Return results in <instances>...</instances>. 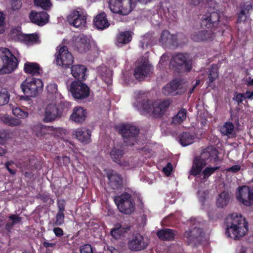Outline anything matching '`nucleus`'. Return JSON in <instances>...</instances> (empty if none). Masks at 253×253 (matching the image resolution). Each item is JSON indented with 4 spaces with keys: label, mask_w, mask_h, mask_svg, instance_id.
Masks as SVG:
<instances>
[{
    "label": "nucleus",
    "mask_w": 253,
    "mask_h": 253,
    "mask_svg": "<svg viewBox=\"0 0 253 253\" xmlns=\"http://www.w3.org/2000/svg\"><path fill=\"white\" fill-rule=\"evenodd\" d=\"M39 197L44 203H50L51 202H53L52 199L49 197V196L45 193L40 194Z\"/></svg>",
    "instance_id": "54"
},
{
    "label": "nucleus",
    "mask_w": 253,
    "mask_h": 253,
    "mask_svg": "<svg viewBox=\"0 0 253 253\" xmlns=\"http://www.w3.org/2000/svg\"><path fill=\"white\" fill-rule=\"evenodd\" d=\"M218 155V151L213 147H208L203 149L200 156L194 157L189 174L194 176L199 175L208 163L219 161Z\"/></svg>",
    "instance_id": "1"
},
{
    "label": "nucleus",
    "mask_w": 253,
    "mask_h": 253,
    "mask_svg": "<svg viewBox=\"0 0 253 253\" xmlns=\"http://www.w3.org/2000/svg\"><path fill=\"white\" fill-rule=\"evenodd\" d=\"M42 81L38 78H27L21 84V88L27 97H35L43 90Z\"/></svg>",
    "instance_id": "6"
},
{
    "label": "nucleus",
    "mask_w": 253,
    "mask_h": 253,
    "mask_svg": "<svg viewBox=\"0 0 253 253\" xmlns=\"http://www.w3.org/2000/svg\"><path fill=\"white\" fill-rule=\"evenodd\" d=\"M234 125L229 122H227L221 127L220 131L225 136H230L234 133Z\"/></svg>",
    "instance_id": "38"
},
{
    "label": "nucleus",
    "mask_w": 253,
    "mask_h": 253,
    "mask_svg": "<svg viewBox=\"0 0 253 253\" xmlns=\"http://www.w3.org/2000/svg\"><path fill=\"white\" fill-rule=\"evenodd\" d=\"M8 135V134L5 130H0V143L1 144L5 143L7 139Z\"/></svg>",
    "instance_id": "53"
},
{
    "label": "nucleus",
    "mask_w": 253,
    "mask_h": 253,
    "mask_svg": "<svg viewBox=\"0 0 253 253\" xmlns=\"http://www.w3.org/2000/svg\"><path fill=\"white\" fill-rule=\"evenodd\" d=\"M109 186L113 190L121 189L123 186V180L122 175L113 170L107 172Z\"/></svg>",
    "instance_id": "21"
},
{
    "label": "nucleus",
    "mask_w": 253,
    "mask_h": 253,
    "mask_svg": "<svg viewBox=\"0 0 253 253\" xmlns=\"http://www.w3.org/2000/svg\"><path fill=\"white\" fill-rule=\"evenodd\" d=\"M117 45L122 46L123 44H127L132 40V37L129 32L125 31L120 33L117 37Z\"/></svg>",
    "instance_id": "34"
},
{
    "label": "nucleus",
    "mask_w": 253,
    "mask_h": 253,
    "mask_svg": "<svg viewBox=\"0 0 253 253\" xmlns=\"http://www.w3.org/2000/svg\"><path fill=\"white\" fill-rule=\"evenodd\" d=\"M219 10H214L211 8H209L207 13L204 14L201 19V24L207 29L212 30L216 34H223L226 29L229 28L227 22L220 20Z\"/></svg>",
    "instance_id": "2"
},
{
    "label": "nucleus",
    "mask_w": 253,
    "mask_h": 253,
    "mask_svg": "<svg viewBox=\"0 0 253 253\" xmlns=\"http://www.w3.org/2000/svg\"><path fill=\"white\" fill-rule=\"evenodd\" d=\"M20 124L21 121L19 120L11 117L8 126H16Z\"/></svg>",
    "instance_id": "59"
},
{
    "label": "nucleus",
    "mask_w": 253,
    "mask_h": 253,
    "mask_svg": "<svg viewBox=\"0 0 253 253\" xmlns=\"http://www.w3.org/2000/svg\"><path fill=\"white\" fill-rule=\"evenodd\" d=\"M244 99H246L245 94L241 93H238L234 98V99L238 102V104L242 103Z\"/></svg>",
    "instance_id": "60"
},
{
    "label": "nucleus",
    "mask_w": 253,
    "mask_h": 253,
    "mask_svg": "<svg viewBox=\"0 0 253 253\" xmlns=\"http://www.w3.org/2000/svg\"><path fill=\"white\" fill-rule=\"evenodd\" d=\"M86 68L82 65H72L71 67V72L72 76L78 81L85 80Z\"/></svg>",
    "instance_id": "31"
},
{
    "label": "nucleus",
    "mask_w": 253,
    "mask_h": 253,
    "mask_svg": "<svg viewBox=\"0 0 253 253\" xmlns=\"http://www.w3.org/2000/svg\"><path fill=\"white\" fill-rule=\"evenodd\" d=\"M17 65V59L8 49H0V75L10 73Z\"/></svg>",
    "instance_id": "4"
},
{
    "label": "nucleus",
    "mask_w": 253,
    "mask_h": 253,
    "mask_svg": "<svg viewBox=\"0 0 253 253\" xmlns=\"http://www.w3.org/2000/svg\"><path fill=\"white\" fill-rule=\"evenodd\" d=\"M174 92L171 86L169 84H167L162 89V92L166 96L172 95Z\"/></svg>",
    "instance_id": "50"
},
{
    "label": "nucleus",
    "mask_w": 253,
    "mask_h": 253,
    "mask_svg": "<svg viewBox=\"0 0 253 253\" xmlns=\"http://www.w3.org/2000/svg\"><path fill=\"white\" fill-rule=\"evenodd\" d=\"M230 200V196L229 193L224 191L217 198L216 201V206L219 208H223L228 205Z\"/></svg>",
    "instance_id": "33"
},
{
    "label": "nucleus",
    "mask_w": 253,
    "mask_h": 253,
    "mask_svg": "<svg viewBox=\"0 0 253 253\" xmlns=\"http://www.w3.org/2000/svg\"><path fill=\"white\" fill-rule=\"evenodd\" d=\"M62 114V109L59 105L55 104H48L45 109L44 118V122H50L60 117Z\"/></svg>",
    "instance_id": "17"
},
{
    "label": "nucleus",
    "mask_w": 253,
    "mask_h": 253,
    "mask_svg": "<svg viewBox=\"0 0 253 253\" xmlns=\"http://www.w3.org/2000/svg\"><path fill=\"white\" fill-rule=\"evenodd\" d=\"M5 16L4 15L0 12V33L1 34L5 31Z\"/></svg>",
    "instance_id": "52"
},
{
    "label": "nucleus",
    "mask_w": 253,
    "mask_h": 253,
    "mask_svg": "<svg viewBox=\"0 0 253 253\" xmlns=\"http://www.w3.org/2000/svg\"><path fill=\"white\" fill-rule=\"evenodd\" d=\"M90 46L89 39L86 35H80L73 40V47L79 53H85Z\"/></svg>",
    "instance_id": "18"
},
{
    "label": "nucleus",
    "mask_w": 253,
    "mask_h": 253,
    "mask_svg": "<svg viewBox=\"0 0 253 253\" xmlns=\"http://www.w3.org/2000/svg\"><path fill=\"white\" fill-rule=\"evenodd\" d=\"M153 103L149 100H143L142 102L137 101L136 106L141 114L151 116Z\"/></svg>",
    "instance_id": "32"
},
{
    "label": "nucleus",
    "mask_w": 253,
    "mask_h": 253,
    "mask_svg": "<svg viewBox=\"0 0 253 253\" xmlns=\"http://www.w3.org/2000/svg\"><path fill=\"white\" fill-rule=\"evenodd\" d=\"M10 4L12 10H17L22 6V0H10Z\"/></svg>",
    "instance_id": "49"
},
{
    "label": "nucleus",
    "mask_w": 253,
    "mask_h": 253,
    "mask_svg": "<svg viewBox=\"0 0 253 253\" xmlns=\"http://www.w3.org/2000/svg\"><path fill=\"white\" fill-rule=\"evenodd\" d=\"M172 170V166L170 163H168L167 167L163 168V171L168 174H169Z\"/></svg>",
    "instance_id": "62"
},
{
    "label": "nucleus",
    "mask_w": 253,
    "mask_h": 253,
    "mask_svg": "<svg viewBox=\"0 0 253 253\" xmlns=\"http://www.w3.org/2000/svg\"><path fill=\"white\" fill-rule=\"evenodd\" d=\"M159 42L164 48L173 49L178 46L177 35L171 34L168 30L162 31Z\"/></svg>",
    "instance_id": "16"
},
{
    "label": "nucleus",
    "mask_w": 253,
    "mask_h": 253,
    "mask_svg": "<svg viewBox=\"0 0 253 253\" xmlns=\"http://www.w3.org/2000/svg\"><path fill=\"white\" fill-rule=\"evenodd\" d=\"M231 223L227 225L226 235L235 240L244 236L248 231V222L242 215L233 213L231 216Z\"/></svg>",
    "instance_id": "3"
},
{
    "label": "nucleus",
    "mask_w": 253,
    "mask_h": 253,
    "mask_svg": "<svg viewBox=\"0 0 253 253\" xmlns=\"http://www.w3.org/2000/svg\"><path fill=\"white\" fill-rule=\"evenodd\" d=\"M10 118H11V116H9L7 115H4L2 117H1V120L3 122L4 124L8 126Z\"/></svg>",
    "instance_id": "63"
},
{
    "label": "nucleus",
    "mask_w": 253,
    "mask_h": 253,
    "mask_svg": "<svg viewBox=\"0 0 253 253\" xmlns=\"http://www.w3.org/2000/svg\"><path fill=\"white\" fill-rule=\"evenodd\" d=\"M244 94L246 99H248L250 100L253 99V91H250L249 90H247Z\"/></svg>",
    "instance_id": "64"
},
{
    "label": "nucleus",
    "mask_w": 253,
    "mask_h": 253,
    "mask_svg": "<svg viewBox=\"0 0 253 253\" xmlns=\"http://www.w3.org/2000/svg\"><path fill=\"white\" fill-rule=\"evenodd\" d=\"M125 154L123 147L120 145H115L110 152V155L112 160L120 166H123L121 159Z\"/></svg>",
    "instance_id": "27"
},
{
    "label": "nucleus",
    "mask_w": 253,
    "mask_h": 253,
    "mask_svg": "<svg viewBox=\"0 0 253 253\" xmlns=\"http://www.w3.org/2000/svg\"><path fill=\"white\" fill-rule=\"evenodd\" d=\"M210 0H187V4L190 5L202 7L206 5Z\"/></svg>",
    "instance_id": "46"
},
{
    "label": "nucleus",
    "mask_w": 253,
    "mask_h": 253,
    "mask_svg": "<svg viewBox=\"0 0 253 253\" xmlns=\"http://www.w3.org/2000/svg\"><path fill=\"white\" fill-rule=\"evenodd\" d=\"M187 111L185 109H180L172 119V124L174 125H180L186 119Z\"/></svg>",
    "instance_id": "36"
},
{
    "label": "nucleus",
    "mask_w": 253,
    "mask_h": 253,
    "mask_svg": "<svg viewBox=\"0 0 253 253\" xmlns=\"http://www.w3.org/2000/svg\"><path fill=\"white\" fill-rule=\"evenodd\" d=\"M50 127H52V126L50 127L47 126H42L41 127H39L38 130H36V135L38 137L45 136L47 134L46 131L49 130Z\"/></svg>",
    "instance_id": "48"
},
{
    "label": "nucleus",
    "mask_w": 253,
    "mask_h": 253,
    "mask_svg": "<svg viewBox=\"0 0 253 253\" xmlns=\"http://www.w3.org/2000/svg\"><path fill=\"white\" fill-rule=\"evenodd\" d=\"M34 3L44 10H47L51 6L50 0H34Z\"/></svg>",
    "instance_id": "43"
},
{
    "label": "nucleus",
    "mask_w": 253,
    "mask_h": 253,
    "mask_svg": "<svg viewBox=\"0 0 253 253\" xmlns=\"http://www.w3.org/2000/svg\"><path fill=\"white\" fill-rule=\"evenodd\" d=\"M13 164L14 162L12 161H7L5 164L6 169H7L9 172L13 175L15 174L16 170L11 169L10 168L9 166L13 165Z\"/></svg>",
    "instance_id": "55"
},
{
    "label": "nucleus",
    "mask_w": 253,
    "mask_h": 253,
    "mask_svg": "<svg viewBox=\"0 0 253 253\" xmlns=\"http://www.w3.org/2000/svg\"><path fill=\"white\" fill-rule=\"evenodd\" d=\"M69 91L76 100H83L90 95L89 87L83 81H74L70 85Z\"/></svg>",
    "instance_id": "9"
},
{
    "label": "nucleus",
    "mask_w": 253,
    "mask_h": 253,
    "mask_svg": "<svg viewBox=\"0 0 253 253\" xmlns=\"http://www.w3.org/2000/svg\"><path fill=\"white\" fill-rule=\"evenodd\" d=\"M47 92L51 94L54 97H56L58 94L57 85L56 84H50L46 87Z\"/></svg>",
    "instance_id": "47"
},
{
    "label": "nucleus",
    "mask_w": 253,
    "mask_h": 253,
    "mask_svg": "<svg viewBox=\"0 0 253 253\" xmlns=\"http://www.w3.org/2000/svg\"><path fill=\"white\" fill-rule=\"evenodd\" d=\"M53 231L55 236L57 237H60L64 235L63 229L59 227L53 228Z\"/></svg>",
    "instance_id": "57"
},
{
    "label": "nucleus",
    "mask_w": 253,
    "mask_h": 253,
    "mask_svg": "<svg viewBox=\"0 0 253 253\" xmlns=\"http://www.w3.org/2000/svg\"><path fill=\"white\" fill-rule=\"evenodd\" d=\"M57 206L58 210L55 216V221L53 222V226H59L64 223L65 201L64 200H58Z\"/></svg>",
    "instance_id": "25"
},
{
    "label": "nucleus",
    "mask_w": 253,
    "mask_h": 253,
    "mask_svg": "<svg viewBox=\"0 0 253 253\" xmlns=\"http://www.w3.org/2000/svg\"><path fill=\"white\" fill-rule=\"evenodd\" d=\"M212 30H201L193 32L190 36L192 40L198 42H209L213 41L216 36Z\"/></svg>",
    "instance_id": "15"
},
{
    "label": "nucleus",
    "mask_w": 253,
    "mask_h": 253,
    "mask_svg": "<svg viewBox=\"0 0 253 253\" xmlns=\"http://www.w3.org/2000/svg\"><path fill=\"white\" fill-rule=\"evenodd\" d=\"M95 27L98 30H104L110 26L107 15L104 12L97 14L93 20Z\"/></svg>",
    "instance_id": "28"
},
{
    "label": "nucleus",
    "mask_w": 253,
    "mask_h": 253,
    "mask_svg": "<svg viewBox=\"0 0 253 253\" xmlns=\"http://www.w3.org/2000/svg\"><path fill=\"white\" fill-rule=\"evenodd\" d=\"M237 200L246 206L253 205V188L244 185L239 186L236 193Z\"/></svg>",
    "instance_id": "12"
},
{
    "label": "nucleus",
    "mask_w": 253,
    "mask_h": 253,
    "mask_svg": "<svg viewBox=\"0 0 253 253\" xmlns=\"http://www.w3.org/2000/svg\"><path fill=\"white\" fill-rule=\"evenodd\" d=\"M24 71L25 73L32 76L40 75L42 72V70L39 64L30 62H26L24 64Z\"/></svg>",
    "instance_id": "30"
},
{
    "label": "nucleus",
    "mask_w": 253,
    "mask_h": 253,
    "mask_svg": "<svg viewBox=\"0 0 253 253\" xmlns=\"http://www.w3.org/2000/svg\"><path fill=\"white\" fill-rule=\"evenodd\" d=\"M124 231H120V228H115L111 230V235L115 239H118L121 237Z\"/></svg>",
    "instance_id": "51"
},
{
    "label": "nucleus",
    "mask_w": 253,
    "mask_h": 253,
    "mask_svg": "<svg viewBox=\"0 0 253 253\" xmlns=\"http://www.w3.org/2000/svg\"><path fill=\"white\" fill-rule=\"evenodd\" d=\"M91 131L84 127L78 128L75 131L76 138L83 144H88L91 141Z\"/></svg>",
    "instance_id": "26"
},
{
    "label": "nucleus",
    "mask_w": 253,
    "mask_h": 253,
    "mask_svg": "<svg viewBox=\"0 0 253 253\" xmlns=\"http://www.w3.org/2000/svg\"><path fill=\"white\" fill-rule=\"evenodd\" d=\"M241 169V166L238 165H234L230 168L226 169L227 172H231L233 173H236Z\"/></svg>",
    "instance_id": "58"
},
{
    "label": "nucleus",
    "mask_w": 253,
    "mask_h": 253,
    "mask_svg": "<svg viewBox=\"0 0 253 253\" xmlns=\"http://www.w3.org/2000/svg\"><path fill=\"white\" fill-rule=\"evenodd\" d=\"M253 9V5L250 2L242 4L237 12L238 24L245 22L248 20L250 16V11Z\"/></svg>",
    "instance_id": "23"
},
{
    "label": "nucleus",
    "mask_w": 253,
    "mask_h": 253,
    "mask_svg": "<svg viewBox=\"0 0 253 253\" xmlns=\"http://www.w3.org/2000/svg\"><path fill=\"white\" fill-rule=\"evenodd\" d=\"M55 62L58 66L63 68H70L74 62L72 54L68 51L67 47L62 46L55 54Z\"/></svg>",
    "instance_id": "10"
},
{
    "label": "nucleus",
    "mask_w": 253,
    "mask_h": 253,
    "mask_svg": "<svg viewBox=\"0 0 253 253\" xmlns=\"http://www.w3.org/2000/svg\"><path fill=\"white\" fill-rule=\"evenodd\" d=\"M171 102L170 99H166L160 102L153 103L151 116L154 118L162 117L168 111Z\"/></svg>",
    "instance_id": "19"
},
{
    "label": "nucleus",
    "mask_w": 253,
    "mask_h": 253,
    "mask_svg": "<svg viewBox=\"0 0 253 253\" xmlns=\"http://www.w3.org/2000/svg\"><path fill=\"white\" fill-rule=\"evenodd\" d=\"M86 115V111L83 107L80 106L76 107L73 110V112L70 117V119L76 123L81 124L84 122Z\"/></svg>",
    "instance_id": "24"
},
{
    "label": "nucleus",
    "mask_w": 253,
    "mask_h": 253,
    "mask_svg": "<svg viewBox=\"0 0 253 253\" xmlns=\"http://www.w3.org/2000/svg\"><path fill=\"white\" fill-rule=\"evenodd\" d=\"M220 169L219 166L217 167H207L205 168V169L202 171V174L203 176V179L206 180L209 178V177L211 176L212 174H213L216 170H218Z\"/></svg>",
    "instance_id": "39"
},
{
    "label": "nucleus",
    "mask_w": 253,
    "mask_h": 253,
    "mask_svg": "<svg viewBox=\"0 0 253 253\" xmlns=\"http://www.w3.org/2000/svg\"><path fill=\"white\" fill-rule=\"evenodd\" d=\"M29 18L32 23L38 26H43L48 21L49 15L45 11L38 12L32 10L29 15Z\"/></svg>",
    "instance_id": "22"
},
{
    "label": "nucleus",
    "mask_w": 253,
    "mask_h": 253,
    "mask_svg": "<svg viewBox=\"0 0 253 253\" xmlns=\"http://www.w3.org/2000/svg\"><path fill=\"white\" fill-rule=\"evenodd\" d=\"M34 159V157H29L27 158L26 160H25L23 163H21L20 162H19V164L21 167H28V166L31 165V161Z\"/></svg>",
    "instance_id": "61"
},
{
    "label": "nucleus",
    "mask_w": 253,
    "mask_h": 253,
    "mask_svg": "<svg viewBox=\"0 0 253 253\" xmlns=\"http://www.w3.org/2000/svg\"><path fill=\"white\" fill-rule=\"evenodd\" d=\"M115 203L119 211L126 214H131L135 210V203L131 194L124 192L121 195L115 196Z\"/></svg>",
    "instance_id": "5"
},
{
    "label": "nucleus",
    "mask_w": 253,
    "mask_h": 253,
    "mask_svg": "<svg viewBox=\"0 0 253 253\" xmlns=\"http://www.w3.org/2000/svg\"><path fill=\"white\" fill-rule=\"evenodd\" d=\"M201 233L202 232L201 231H189L185 232L184 236L190 241H193L195 239H197L199 236H201Z\"/></svg>",
    "instance_id": "44"
},
{
    "label": "nucleus",
    "mask_w": 253,
    "mask_h": 253,
    "mask_svg": "<svg viewBox=\"0 0 253 253\" xmlns=\"http://www.w3.org/2000/svg\"><path fill=\"white\" fill-rule=\"evenodd\" d=\"M23 40L26 43H35L38 42L39 36L37 34H24L22 35Z\"/></svg>",
    "instance_id": "40"
},
{
    "label": "nucleus",
    "mask_w": 253,
    "mask_h": 253,
    "mask_svg": "<svg viewBox=\"0 0 253 253\" xmlns=\"http://www.w3.org/2000/svg\"><path fill=\"white\" fill-rule=\"evenodd\" d=\"M176 233L175 230L166 228L157 231L156 235L161 240L171 241L174 240Z\"/></svg>",
    "instance_id": "29"
},
{
    "label": "nucleus",
    "mask_w": 253,
    "mask_h": 253,
    "mask_svg": "<svg viewBox=\"0 0 253 253\" xmlns=\"http://www.w3.org/2000/svg\"><path fill=\"white\" fill-rule=\"evenodd\" d=\"M169 84L171 86L174 91L177 90L181 85L180 82L176 80H173Z\"/></svg>",
    "instance_id": "56"
},
{
    "label": "nucleus",
    "mask_w": 253,
    "mask_h": 253,
    "mask_svg": "<svg viewBox=\"0 0 253 253\" xmlns=\"http://www.w3.org/2000/svg\"><path fill=\"white\" fill-rule=\"evenodd\" d=\"M12 113L15 116L20 119H24L28 116V113L27 112L24 111L18 107L13 108L12 109Z\"/></svg>",
    "instance_id": "45"
},
{
    "label": "nucleus",
    "mask_w": 253,
    "mask_h": 253,
    "mask_svg": "<svg viewBox=\"0 0 253 253\" xmlns=\"http://www.w3.org/2000/svg\"><path fill=\"white\" fill-rule=\"evenodd\" d=\"M127 248L131 252H139L144 250L148 246L144 241V237L139 233H133L127 242Z\"/></svg>",
    "instance_id": "14"
},
{
    "label": "nucleus",
    "mask_w": 253,
    "mask_h": 253,
    "mask_svg": "<svg viewBox=\"0 0 253 253\" xmlns=\"http://www.w3.org/2000/svg\"><path fill=\"white\" fill-rule=\"evenodd\" d=\"M119 133L122 135L124 142L127 145H133L136 142L139 129L135 126L126 124L118 126Z\"/></svg>",
    "instance_id": "7"
},
{
    "label": "nucleus",
    "mask_w": 253,
    "mask_h": 253,
    "mask_svg": "<svg viewBox=\"0 0 253 253\" xmlns=\"http://www.w3.org/2000/svg\"><path fill=\"white\" fill-rule=\"evenodd\" d=\"M170 64L175 68H180L185 72H190L192 69V62L188 59L187 53H177L173 55Z\"/></svg>",
    "instance_id": "11"
},
{
    "label": "nucleus",
    "mask_w": 253,
    "mask_h": 253,
    "mask_svg": "<svg viewBox=\"0 0 253 253\" xmlns=\"http://www.w3.org/2000/svg\"><path fill=\"white\" fill-rule=\"evenodd\" d=\"M8 217L11 221H8L5 224V229L8 232H10L15 224L21 222L22 218L17 214H11Z\"/></svg>",
    "instance_id": "37"
},
{
    "label": "nucleus",
    "mask_w": 253,
    "mask_h": 253,
    "mask_svg": "<svg viewBox=\"0 0 253 253\" xmlns=\"http://www.w3.org/2000/svg\"><path fill=\"white\" fill-rule=\"evenodd\" d=\"M67 21L75 28L82 29L86 24V14L83 11L73 10L67 16Z\"/></svg>",
    "instance_id": "13"
},
{
    "label": "nucleus",
    "mask_w": 253,
    "mask_h": 253,
    "mask_svg": "<svg viewBox=\"0 0 253 253\" xmlns=\"http://www.w3.org/2000/svg\"><path fill=\"white\" fill-rule=\"evenodd\" d=\"M178 139L180 144L186 146L193 142L194 137L189 132H183L179 135Z\"/></svg>",
    "instance_id": "35"
},
{
    "label": "nucleus",
    "mask_w": 253,
    "mask_h": 253,
    "mask_svg": "<svg viewBox=\"0 0 253 253\" xmlns=\"http://www.w3.org/2000/svg\"><path fill=\"white\" fill-rule=\"evenodd\" d=\"M153 70L152 66L147 61L142 62L139 65L136 67L133 76L136 79L139 81L143 80L149 75Z\"/></svg>",
    "instance_id": "20"
},
{
    "label": "nucleus",
    "mask_w": 253,
    "mask_h": 253,
    "mask_svg": "<svg viewBox=\"0 0 253 253\" xmlns=\"http://www.w3.org/2000/svg\"><path fill=\"white\" fill-rule=\"evenodd\" d=\"M218 77V73L216 69L211 68L208 75L207 83L209 86H212V84Z\"/></svg>",
    "instance_id": "41"
},
{
    "label": "nucleus",
    "mask_w": 253,
    "mask_h": 253,
    "mask_svg": "<svg viewBox=\"0 0 253 253\" xmlns=\"http://www.w3.org/2000/svg\"><path fill=\"white\" fill-rule=\"evenodd\" d=\"M109 7L114 13L126 15L135 7L132 0H109Z\"/></svg>",
    "instance_id": "8"
},
{
    "label": "nucleus",
    "mask_w": 253,
    "mask_h": 253,
    "mask_svg": "<svg viewBox=\"0 0 253 253\" xmlns=\"http://www.w3.org/2000/svg\"><path fill=\"white\" fill-rule=\"evenodd\" d=\"M9 94L5 89H0V106L6 104L9 102Z\"/></svg>",
    "instance_id": "42"
}]
</instances>
